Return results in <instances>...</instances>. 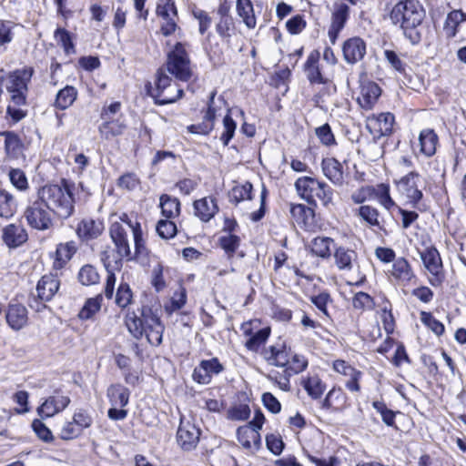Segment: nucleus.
Instances as JSON below:
<instances>
[{
	"instance_id": "f257e3e1",
	"label": "nucleus",
	"mask_w": 466,
	"mask_h": 466,
	"mask_svg": "<svg viewBox=\"0 0 466 466\" xmlns=\"http://www.w3.org/2000/svg\"><path fill=\"white\" fill-rule=\"evenodd\" d=\"M425 17V10L418 0H404L397 3L390 11V19L399 25L412 45L420 43L421 35L418 26Z\"/></svg>"
},
{
	"instance_id": "f03ea898",
	"label": "nucleus",
	"mask_w": 466,
	"mask_h": 466,
	"mask_svg": "<svg viewBox=\"0 0 466 466\" xmlns=\"http://www.w3.org/2000/svg\"><path fill=\"white\" fill-rule=\"evenodd\" d=\"M125 323L135 339H139L145 335L152 346L161 344L165 328L159 316L151 308L143 307L140 317H137L135 312H128L126 315Z\"/></svg>"
},
{
	"instance_id": "7ed1b4c3",
	"label": "nucleus",
	"mask_w": 466,
	"mask_h": 466,
	"mask_svg": "<svg viewBox=\"0 0 466 466\" xmlns=\"http://www.w3.org/2000/svg\"><path fill=\"white\" fill-rule=\"evenodd\" d=\"M35 197L54 215L60 218H67L74 212L73 194L65 180L61 185L47 184L37 188Z\"/></svg>"
},
{
	"instance_id": "20e7f679",
	"label": "nucleus",
	"mask_w": 466,
	"mask_h": 466,
	"mask_svg": "<svg viewBox=\"0 0 466 466\" xmlns=\"http://www.w3.org/2000/svg\"><path fill=\"white\" fill-rule=\"evenodd\" d=\"M295 187L298 194L310 205H315L319 200L324 207L332 204L333 190L325 182L311 177H302L296 180Z\"/></svg>"
},
{
	"instance_id": "39448f33",
	"label": "nucleus",
	"mask_w": 466,
	"mask_h": 466,
	"mask_svg": "<svg viewBox=\"0 0 466 466\" xmlns=\"http://www.w3.org/2000/svg\"><path fill=\"white\" fill-rule=\"evenodd\" d=\"M35 197L30 196L23 217L27 225L35 230L46 231L54 226V214Z\"/></svg>"
},
{
	"instance_id": "423d86ee",
	"label": "nucleus",
	"mask_w": 466,
	"mask_h": 466,
	"mask_svg": "<svg viewBox=\"0 0 466 466\" xmlns=\"http://www.w3.org/2000/svg\"><path fill=\"white\" fill-rule=\"evenodd\" d=\"M165 70L180 81L187 82L192 77L191 63L185 44L177 43L168 53Z\"/></svg>"
},
{
	"instance_id": "0eeeda50",
	"label": "nucleus",
	"mask_w": 466,
	"mask_h": 466,
	"mask_svg": "<svg viewBox=\"0 0 466 466\" xmlns=\"http://www.w3.org/2000/svg\"><path fill=\"white\" fill-rule=\"evenodd\" d=\"M156 15L159 21V31L164 36H169L180 30L175 0H157Z\"/></svg>"
},
{
	"instance_id": "6e6552de",
	"label": "nucleus",
	"mask_w": 466,
	"mask_h": 466,
	"mask_svg": "<svg viewBox=\"0 0 466 466\" xmlns=\"http://www.w3.org/2000/svg\"><path fill=\"white\" fill-rule=\"evenodd\" d=\"M424 268L431 277L429 282L433 287L441 286L445 275L443 271L442 261L438 249L434 247H428L420 252Z\"/></svg>"
},
{
	"instance_id": "1a4fd4ad",
	"label": "nucleus",
	"mask_w": 466,
	"mask_h": 466,
	"mask_svg": "<svg viewBox=\"0 0 466 466\" xmlns=\"http://www.w3.org/2000/svg\"><path fill=\"white\" fill-rule=\"evenodd\" d=\"M420 175L411 171L396 181L399 193L406 198L407 202L415 207L422 198V191L419 188Z\"/></svg>"
},
{
	"instance_id": "9d476101",
	"label": "nucleus",
	"mask_w": 466,
	"mask_h": 466,
	"mask_svg": "<svg viewBox=\"0 0 466 466\" xmlns=\"http://www.w3.org/2000/svg\"><path fill=\"white\" fill-rule=\"evenodd\" d=\"M110 238L115 245L118 259L131 258V248L127 229L119 222H113L109 228Z\"/></svg>"
},
{
	"instance_id": "9b49d317",
	"label": "nucleus",
	"mask_w": 466,
	"mask_h": 466,
	"mask_svg": "<svg viewBox=\"0 0 466 466\" xmlns=\"http://www.w3.org/2000/svg\"><path fill=\"white\" fill-rule=\"evenodd\" d=\"M389 276L400 286H408L417 279L411 265L402 257L394 260Z\"/></svg>"
},
{
	"instance_id": "f8f14e48",
	"label": "nucleus",
	"mask_w": 466,
	"mask_h": 466,
	"mask_svg": "<svg viewBox=\"0 0 466 466\" xmlns=\"http://www.w3.org/2000/svg\"><path fill=\"white\" fill-rule=\"evenodd\" d=\"M394 124V116L390 113L372 115L366 120V127L374 138H380L391 133Z\"/></svg>"
},
{
	"instance_id": "ddd939ff",
	"label": "nucleus",
	"mask_w": 466,
	"mask_h": 466,
	"mask_svg": "<svg viewBox=\"0 0 466 466\" xmlns=\"http://www.w3.org/2000/svg\"><path fill=\"white\" fill-rule=\"evenodd\" d=\"M350 16V7L345 3H336L331 15V23L328 36L332 45H335L339 33L344 28Z\"/></svg>"
},
{
	"instance_id": "4468645a",
	"label": "nucleus",
	"mask_w": 466,
	"mask_h": 466,
	"mask_svg": "<svg viewBox=\"0 0 466 466\" xmlns=\"http://www.w3.org/2000/svg\"><path fill=\"white\" fill-rule=\"evenodd\" d=\"M289 350L285 341L279 339L276 343L264 348L261 355L269 365L283 368L288 363Z\"/></svg>"
},
{
	"instance_id": "2eb2a0df",
	"label": "nucleus",
	"mask_w": 466,
	"mask_h": 466,
	"mask_svg": "<svg viewBox=\"0 0 466 466\" xmlns=\"http://www.w3.org/2000/svg\"><path fill=\"white\" fill-rule=\"evenodd\" d=\"M200 431L189 421L181 420L177 430V438L180 447L185 451L194 449L198 442Z\"/></svg>"
},
{
	"instance_id": "dca6fc26",
	"label": "nucleus",
	"mask_w": 466,
	"mask_h": 466,
	"mask_svg": "<svg viewBox=\"0 0 466 466\" xmlns=\"http://www.w3.org/2000/svg\"><path fill=\"white\" fill-rule=\"evenodd\" d=\"M70 403L68 396L55 394L47 398L37 409L38 415L42 418H50L64 410Z\"/></svg>"
},
{
	"instance_id": "f3484780",
	"label": "nucleus",
	"mask_w": 466,
	"mask_h": 466,
	"mask_svg": "<svg viewBox=\"0 0 466 466\" xmlns=\"http://www.w3.org/2000/svg\"><path fill=\"white\" fill-rule=\"evenodd\" d=\"M342 52L348 64H356L362 60L366 54V43L360 37H351L344 42Z\"/></svg>"
},
{
	"instance_id": "a211bd4d",
	"label": "nucleus",
	"mask_w": 466,
	"mask_h": 466,
	"mask_svg": "<svg viewBox=\"0 0 466 466\" xmlns=\"http://www.w3.org/2000/svg\"><path fill=\"white\" fill-rule=\"evenodd\" d=\"M35 73V70L31 66H25L21 69H16L10 72L5 79V88H15L24 89L28 91V84Z\"/></svg>"
},
{
	"instance_id": "6ab92c4d",
	"label": "nucleus",
	"mask_w": 466,
	"mask_h": 466,
	"mask_svg": "<svg viewBox=\"0 0 466 466\" xmlns=\"http://www.w3.org/2000/svg\"><path fill=\"white\" fill-rule=\"evenodd\" d=\"M118 222L132 232L136 255H145L147 250L145 247V241L143 239V232L140 223L137 220H132L126 213H123L119 216Z\"/></svg>"
},
{
	"instance_id": "aec40b11",
	"label": "nucleus",
	"mask_w": 466,
	"mask_h": 466,
	"mask_svg": "<svg viewBox=\"0 0 466 466\" xmlns=\"http://www.w3.org/2000/svg\"><path fill=\"white\" fill-rule=\"evenodd\" d=\"M439 145V137L432 128L422 129L418 137L420 153L426 157L435 155Z\"/></svg>"
},
{
	"instance_id": "412c9836",
	"label": "nucleus",
	"mask_w": 466,
	"mask_h": 466,
	"mask_svg": "<svg viewBox=\"0 0 466 466\" xmlns=\"http://www.w3.org/2000/svg\"><path fill=\"white\" fill-rule=\"evenodd\" d=\"M238 441L247 450L254 452L261 444L259 432L250 425L240 426L237 431Z\"/></svg>"
},
{
	"instance_id": "4be33fe9",
	"label": "nucleus",
	"mask_w": 466,
	"mask_h": 466,
	"mask_svg": "<svg viewBox=\"0 0 466 466\" xmlns=\"http://www.w3.org/2000/svg\"><path fill=\"white\" fill-rule=\"evenodd\" d=\"M59 287L60 280L56 275L48 274L43 276L36 286L38 298L43 301L51 300L58 291Z\"/></svg>"
},
{
	"instance_id": "5701e85b",
	"label": "nucleus",
	"mask_w": 466,
	"mask_h": 466,
	"mask_svg": "<svg viewBox=\"0 0 466 466\" xmlns=\"http://www.w3.org/2000/svg\"><path fill=\"white\" fill-rule=\"evenodd\" d=\"M380 87L374 82H369L361 86L360 95L358 97L359 105L365 110H370L380 96Z\"/></svg>"
},
{
	"instance_id": "b1692460",
	"label": "nucleus",
	"mask_w": 466,
	"mask_h": 466,
	"mask_svg": "<svg viewBox=\"0 0 466 466\" xmlns=\"http://www.w3.org/2000/svg\"><path fill=\"white\" fill-rule=\"evenodd\" d=\"M193 207L195 215L203 222H208L218 212L216 199L210 197L196 200Z\"/></svg>"
},
{
	"instance_id": "393cba45",
	"label": "nucleus",
	"mask_w": 466,
	"mask_h": 466,
	"mask_svg": "<svg viewBox=\"0 0 466 466\" xmlns=\"http://www.w3.org/2000/svg\"><path fill=\"white\" fill-rule=\"evenodd\" d=\"M5 319L11 329L19 330L27 323V309L22 304H10L6 310Z\"/></svg>"
},
{
	"instance_id": "a878e982",
	"label": "nucleus",
	"mask_w": 466,
	"mask_h": 466,
	"mask_svg": "<svg viewBox=\"0 0 466 466\" xmlns=\"http://www.w3.org/2000/svg\"><path fill=\"white\" fill-rule=\"evenodd\" d=\"M324 176L334 185L341 186L344 182L342 165L333 157L324 158L321 162Z\"/></svg>"
},
{
	"instance_id": "bb28decb",
	"label": "nucleus",
	"mask_w": 466,
	"mask_h": 466,
	"mask_svg": "<svg viewBox=\"0 0 466 466\" xmlns=\"http://www.w3.org/2000/svg\"><path fill=\"white\" fill-rule=\"evenodd\" d=\"M3 240L10 248H16L27 240L26 230L20 225L10 224L3 230Z\"/></svg>"
},
{
	"instance_id": "cd10ccee",
	"label": "nucleus",
	"mask_w": 466,
	"mask_h": 466,
	"mask_svg": "<svg viewBox=\"0 0 466 466\" xmlns=\"http://www.w3.org/2000/svg\"><path fill=\"white\" fill-rule=\"evenodd\" d=\"M104 229L103 223L92 218H85L77 226L76 233L84 240L98 238Z\"/></svg>"
},
{
	"instance_id": "c85d7f7f",
	"label": "nucleus",
	"mask_w": 466,
	"mask_h": 466,
	"mask_svg": "<svg viewBox=\"0 0 466 466\" xmlns=\"http://www.w3.org/2000/svg\"><path fill=\"white\" fill-rule=\"evenodd\" d=\"M357 257L353 249L344 247L336 248L334 252L335 264L339 270L350 271L357 261Z\"/></svg>"
},
{
	"instance_id": "c756f323",
	"label": "nucleus",
	"mask_w": 466,
	"mask_h": 466,
	"mask_svg": "<svg viewBox=\"0 0 466 466\" xmlns=\"http://www.w3.org/2000/svg\"><path fill=\"white\" fill-rule=\"evenodd\" d=\"M76 250V243L73 240L57 245L54 262L55 268H62L73 258Z\"/></svg>"
},
{
	"instance_id": "7c9ffc66",
	"label": "nucleus",
	"mask_w": 466,
	"mask_h": 466,
	"mask_svg": "<svg viewBox=\"0 0 466 466\" xmlns=\"http://www.w3.org/2000/svg\"><path fill=\"white\" fill-rule=\"evenodd\" d=\"M107 397L115 407L123 408L128 404L130 391L121 384H113L107 389Z\"/></svg>"
},
{
	"instance_id": "2f4dec72",
	"label": "nucleus",
	"mask_w": 466,
	"mask_h": 466,
	"mask_svg": "<svg viewBox=\"0 0 466 466\" xmlns=\"http://www.w3.org/2000/svg\"><path fill=\"white\" fill-rule=\"evenodd\" d=\"M104 120L105 121L99 127V133L101 137L106 140L122 135L127 127L124 122L119 118Z\"/></svg>"
},
{
	"instance_id": "473e14b6",
	"label": "nucleus",
	"mask_w": 466,
	"mask_h": 466,
	"mask_svg": "<svg viewBox=\"0 0 466 466\" xmlns=\"http://www.w3.org/2000/svg\"><path fill=\"white\" fill-rule=\"evenodd\" d=\"M358 216L370 227L385 230L377 208L370 205L360 206L358 209Z\"/></svg>"
},
{
	"instance_id": "72a5a7b5",
	"label": "nucleus",
	"mask_w": 466,
	"mask_h": 466,
	"mask_svg": "<svg viewBox=\"0 0 466 466\" xmlns=\"http://www.w3.org/2000/svg\"><path fill=\"white\" fill-rule=\"evenodd\" d=\"M236 9L247 27L250 29L256 27L257 19L251 0H237Z\"/></svg>"
},
{
	"instance_id": "f704fd0d",
	"label": "nucleus",
	"mask_w": 466,
	"mask_h": 466,
	"mask_svg": "<svg viewBox=\"0 0 466 466\" xmlns=\"http://www.w3.org/2000/svg\"><path fill=\"white\" fill-rule=\"evenodd\" d=\"M319 52L315 51L309 54L305 63V71L307 77L310 83H324L325 80L322 76L320 69L319 67Z\"/></svg>"
},
{
	"instance_id": "c9c22d12",
	"label": "nucleus",
	"mask_w": 466,
	"mask_h": 466,
	"mask_svg": "<svg viewBox=\"0 0 466 466\" xmlns=\"http://www.w3.org/2000/svg\"><path fill=\"white\" fill-rule=\"evenodd\" d=\"M183 95V89L175 83L158 93H151L152 97L158 105H167L176 102Z\"/></svg>"
},
{
	"instance_id": "e433bc0d",
	"label": "nucleus",
	"mask_w": 466,
	"mask_h": 466,
	"mask_svg": "<svg viewBox=\"0 0 466 466\" xmlns=\"http://www.w3.org/2000/svg\"><path fill=\"white\" fill-rule=\"evenodd\" d=\"M333 242V239L329 237H316L311 240L309 248L313 255L321 258H328L331 255Z\"/></svg>"
},
{
	"instance_id": "4c0bfd02",
	"label": "nucleus",
	"mask_w": 466,
	"mask_h": 466,
	"mask_svg": "<svg viewBox=\"0 0 466 466\" xmlns=\"http://www.w3.org/2000/svg\"><path fill=\"white\" fill-rule=\"evenodd\" d=\"M76 97V88L73 86H66L56 94L54 106L60 110H65L73 105Z\"/></svg>"
},
{
	"instance_id": "58836bf2",
	"label": "nucleus",
	"mask_w": 466,
	"mask_h": 466,
	"mask_svg": "<svg viewBox=\"0 0 466 466\" xmlns=\"http://www.w3.org/2000/svg\"><path fill=\"white\" fill-rule=\"evenodd\" d=\"M5 137V149L10 157L17 158L22 153L23 144L19 137L11 131H5L1 133Z\"/></svg>"
},
{
	"instance_id": "ea45409f",
	"label": "nucleus",
	"mask_w": 466,
	"mask_h": 466,
	"mask_svg": "<svg viewBox=\"0 0 466 466\" xmlns=\"http://www.w3.org/2000/svg\"><path fill=\"white\" fill-rule=\"evenodd\" d=\"M308 366V360L305 358V356L292 353L289 350V359L288 363L283 368L284 373L289 374V376H291L293 374H298L302 372Z\"/></svg>"
},
{
	"instance_id": "a19ab883",
	"label": "nucleus",
	"mask_w": 466,
	"mask_h": 466,
	"mask_svg": "<svg viewBox=\"0 0 466 466\" xmlns=\"http://www.w3.org/2000/svg\"><path fill=\"white\" fill-rule=\"evenodd\" d=\"M161 212L167 218H173L180 213V202L176 198H171L168 195H162L160 197Z\"/></svg>"
},
{
	"instance_id": "79ce46f5",
	"label": "nucleus",
	"mask_w": 466,
	"mask_h": 466,
	"mask_svg": "<svg viewBox=\"0 0 466 466\" xmlns=\"http://www.w3.org/2000/svg\"><path fill=\"white\" fill-rule=\"evenodd\" d=\"M16 201L14 196L4 190H0V217L11 218L16 211Z\"/></svg>"
},
{
	"instance_id": "37998d69",
	"label": "nucleus",
	"mask_w": 466,
	"mask_h": 466,
	"mask_svg": "<svg viewBox=\"0 0 466 466\" xmlns=\"http://www.w3.org/2000/svg\"><path fill=\"white\" fill-rule=\"evenodd\" d=\"M102 300L103 297L101 294L96 295L95 298L86 299V303L78 313V318L82 320L91 319L100 310Z\"/></svg>"
},
{
	"instance_id": "c03bdc74",
	"label": "nucleus",
	"mask_w": 466,
	"mask_h": 466,
	"mask_svg": "<svg viewBox=\"0 0 466 466\" xmlns=\"http://www.w3.org/2000/svg\"><path fill=\"white\" fill-rule=\"evenodd\" d=\"M77 279L82 285L91 286L99 283L100 276L94 266L86 264L79 269Z\"/></svg>"
},
{
	"instance_id": "a18cd8bd",
	"label": "nucleus",
	"mask_w": 466,
	"mask_h": 466,
	"mask_svg": "<svg viewBox=\"0 0 466 466\" xmlns=\"http://www.w3.org/2000/svg\"><path fill=\"white\" fill-rule=\"evenodd\" d=\"M307 393L314 400L319 399L326 390L325 384L318 376L309 377L303 382Z\"/></svg>"
},
{
	"instance_id": "49530a36",
	"label": "nucleus",
	"mask_w": 466,
	"mask_h": 466,
	"mask_svg": "<svg viewBox=\"0 0 466 466\" xmlns=\"http://www.w3.org/2000/svg\"><path fill=\"white\" fill-rule=\"evenodd\" d=\"M252 189L253 186L249 182H245L244 184L233 187L229 192L230 202L238 204L243 200L251 199Z\"/></svg>"
},
{
	"instance_id": "de8ad7c7",
	"label": "nucleus",
	"mask_w": 466,
	"mask_h": 466,
	"mask_svg": "<svg viewBox=\"0 0 466 466\" xmlns=\"http://www.w3.org/2000/svg\"><path fill=\"white\" fill-rule=\"evenodd\" d=\"M466 21V14L461 10H453L448 14L445 21V30L449 36H455L457 26Z\"/></svg>"
},
{
	"instance_id": "09e8293b",
	"label": "nucleus",
	"mask_w": 466,
	"mask_h": 466,
	"mask_svg": "<svg viewBox=\"0 0 466 466\" xmlns=\"http://www.w3.org/2000/svg\"><path fill=\"white\" fill-rule=\"evenodd\" d=\"M290 214L297 223L305 226L309 224V219L314 217L313 209L303 204L291 205Z\"/></svg>"
},
{
	"instance_id": "8fccbe9b",
	"label": "nucleus",
	"mask_w": 466,
	"mask_h": 466,
	"mask_svg": "<svg viewBox=\"0 0 466 466\" xmlns=\"http://www.w3.org/2000/svg\"><path fill=\"white\" fill-rule=\"evenodd\" d=\"M270 335L269 328H263L252 334L246 341L245 346L248 350L258 351L259 347L264 344Z\"/></svg>"
},
{
	"instance_id": "3c124183",
	"label": "nucleus",
	"mask_w": 466,
	"mask_h": 466,
	"mask_svg": "<svg viewBox=\"0 0 466 466\" xmlns=\"http://www.w3.org/2000/svg\"><path fill=\"white\" fill-rule=\"evenodd\" d=\"M133 293L127 283H121L116 290V304L121 308L126 309L132 303Z\"/></svg>"
},
{
	"instance_id": "603ef678",
	"label": "nucleus",
	"mask_w": 466,
	"mask_h": 466,
	"mask_svg": "<svg viewBox=\"0 0 466 466\" xmlns=\"http://www.w3.org/2000/svg\"><path fill=\"white\" fill-rule=\"evenodd\" d=\"M240 244V238L233 234L228 233L227 235L219 238V245L228 254V258H231L235 251L238 249Z\"/></svg>"
},
{
	"instance_id": "864d4df0",
	"label": "nucleus",
	"mask_w": 466,
	"mask_h": 466,
	"mask_svg": "<svg viewBox=\"0 0 466 466\" xmlns=\"http://www.w3.org/2000/svg\"><path fill=\"white\" fill-rule=\"evenodd\" d=\"M344 399L345 396L340 390L332 389L328 392L321 402V408L325 410L333 409L334 410H338L339 408L336 407L335 404H340Z\"/></svg>"
},
{
	"instance_id": "5fc2aeb1",
	"label": "nucleus",
	"mask_w": 466,
	"mask_h": 466,
	"mask_svg": "<svg viewBox=\"0 0 466 466\" xmlns=\"http://www.w3.org/2000/svg\"><path fill=\"white\" fill-rule=\"evenodd\" d=\"M55 38L63 46L66 55H71L76 52L71 35L67 30L64 28H57L55 31Z\"/></svg>"
},
{
	"instance_id": "6e6d98bb",
	"label": "nucleus",
	"mask_w": 466,
	"mask_h": 466,
	"mask_svg": "<svg viewBox=\"0 0 466 466\" xmlns=\"http://www.w3.org/2000/svg\"><path fill=\"white\" fill-rule=\"evenodd\" d=\"M216 91H213L210 94L209 101L208 105V110L204 118L206 120H210L214 123V120L217 116V114L219 110H221L222 106H225V100L222 97H218L217 100L215 99Z\"/></svg>"
},
{
	"instance_id": "4d7b16f0",
	"label": "nucleus",
	"mask_w": 466,
	"mask_h": 466,
	"mask_svg": "<svg viewBox=\"0 0 466 466\" xmlns=\"http://www.w3.org/2000/svg\"><path fill=\"white\" fill-rule=\"evenodd\" d=\"M374 299L369 294L360 291L355 294L352 299V306L360 310H370L374 308Z\"/></svg>"
},
{
	"instance_id": "13d9d810",
	"label": "nucleus",
	"mask_w": 466,
	"mask_h": 466,
	"mask_svg": "<svg viewBox=\"0 0 466 466\" xmlns=\"http://www.w3.org/2000/svg\"><path fill=\"white\" fill-rule=\"evenodd\" d=\"M157 232L158 236L163 239H169L176 236L177 226L176 224L168 219H161L157 224Z\"/></svg>"
},
{
	"instance_id": "bf43d9fd",
	"label": "nucleus",
	"mask_w": 466,
	"mask_h": 466,
	"mask_svg": "<svg viewBox=\"0 0 466 466\" xmlns=\"http://www.w3.org/2000/svg\"><path fill=\"white\" fill-rule=\"evenodd\" d=\"M420 320L437 336H441L444 333V325L436 319L431 313L422 311L420 313Z\"/></svg>"
},
{
	"instance_id": "052dcab7",
	"label": "nucleus",
	"mask_w": 466,
	"mask_h": 466,
	"mask_svg": "<svg viewBox=\"0 0 466 466\" xmlns=\"http://www.w3.org/2000/svg\"><path fill=\"white\" fill-rule=\"evenodd\" d=\"M9 179L12 185L20 191H25L28 188V181L25 172L19 168H12L9 171Z\"/></svg>"
},
{
	"instance_id": "680f3d73",
	"label": "nucleus",
	"mask_w": 466,
	"mask_h": 466,
	"mask_svg": "<svg viewBox=\"0 0 466 466\" xmlns=\"http://www.w3.org/2000/svg\"><path fill=\"white\" fill-rule=\"evenodd\" d=\"M373 408L380 414L383 422L390 427L395 426L396 413L388 409L386 404L382 401H373Z\"/></svg>"
},
{
	"instance_id": "e2e57ef3",
	"label": "nucleus",
	"mask_w": 466,
	"mask_h": 466,
	"mask_svg": "<svg viewBox=\"0 0 466 466\" xmlns=\"http://www.w3.org/2000/svg\"><path fill=\"white\" fill-rule=\"evenodd\" d=\"M224 131L220 136V140L224 146H228L231 138L234 137L237 124L228 113L223 119Z\"/></svg>"
},
{
	"instance_id": "0e129e2a",
	"label": "nucleus",
	"mask_w": 466,
	"mask_h": 466,
	"mask_svg": "<svg viewBox=\"0 0 466 466\" xmlns=\"http://www.w3.org/2000/svg\"><path fill=\"white\" fill-rule=\"evenodd\" d=\"M234 30V21L232 17L219 18L216 25L218 35L223 39H229Z\"/></svg>"
},
{
	"instance_id": "69168bd1",
	"label": "nucleus",
	"mask_w": 466,
	"mask_h": 466,
	"mask_svg": "<svg viewBox=\"0 0 466 466\" xmlns=\"http://www.w3.org/2000/svg\"><path fill=\"white\" fill-rule=\"evenodd\" d=\"M192 15L195 19L198 22V31L201 35H204L207 30L209 28L212 19L209 15L205 11L198 7H194L192 9Z\"/></svg>"
},
{
	"instance_id": "338daca9",
	"label": "nucleus",
	"mask_w": 466,
	"mask_h": 466,
	"mask_svg": "<svg viewBox=\"0 0 466 466\" xmlns=\"http://www.w3.org/2000/svg\"><path fill=\"white\" fill-rule=\"evenodd\" d=\"M15 25L11 21L0 20V46H5L14 38Z\"/></svg>"
},
{
	"instance_id": "774afa93",
	"label": "nucleus",
	"mask_w": 466,
	"mask_h": 466,
	"mask_svg": "<svg viewBox=\"0 0 466 466\" xmlns=\"http://www.w3.org/2000/svg\"><path fill=\"white\" fill-rule=\"evenodd\" d=\"M32 428L37 437L45 442H52L54 436L52 431L46 427V425L40 420L35 419L32 422Z\"/></svg>"
}]
</instances>
